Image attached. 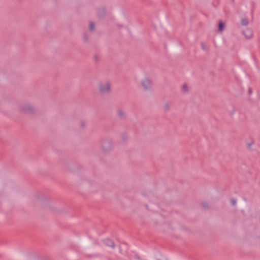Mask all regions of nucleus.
<instances>
[{
	"instance_id": "nucleus-1",
	"label": "nucleus",
	"mask_w": 260,
	"mask_h": 260,
	"mask_svg": "<svg viewBox=\"0 0 260 260\" xmlns=\"http://www.w3.org/2000/svg\"><path fill=\"white\" fill-rule=\"evenodd\" d=\"M99 87L100 92L102 94H109L111 91V84L108 81L100 83Z\"/></svg>"
},
{
	"instance_id": "nucleus-2",
	"label": "nucleus",
	"mask_w": 260,
	"mask_h": 260,
	"mask_svg": "<svg viewBox=\"0 0 260 260\" xmlns=\"http://www.w3.org/2000/svg\"><path fill=\"white\" fill-rule=\"evenodd\" d=\"M19 110L22 112L29 114H34L36 111L34 107L28 104L21 105L19 107Z\"/></svg>"
},
{
	"instance_id": "nucleus-3",
	"label": "nucleus",
	"mask_w": 260,
	"mask_h": 260,
	"mask_svg": "<svg viewBox=\"0 0 260 260\" xmlns=\"http://www.w3.org/2000/svg\"><path fill=\"white\" fill-rule=\"evenodd\" d=\"M19 110L22 112L29 114H34L36 111L34 107L28 104L21 105L19 107Z\"/></svg>"
},
{
	"instance_id": "nucleus-4",
	"label": "nucleus",
	"mask_w": 260,
	"mask_h": 260,
	"mask_svg": "<svg viewBox=\"0 0 260 260\" xmlns=\"http://www.w3.org/2000/svg\"><path fill=\"white\" fill-rule=\"evenodd\" d=\"M102 147L103 150L106 152L110 150L112 148L111 142L109 140H104L102 142Z\"/></svg>"
},
{
	"instance_id": "nucleus-5",
	"label": "nucleus",
	"mask_w": 260,
	"mask_h": 260,
	"mask_svg": "<svg viewBox=\"0 0 260 260\" xmlns=\"http://www.w3.org/2000/svg\"><path fill=\"white\" fill-rule=\"evenodd\" d=\"M151 81L148 78H145L141 82V85L144 90H148L150 89L151 86Z\"/></svg>"
},
{
	"instance_id": "nucleus-6",
	"label": "nucleus",
	"mask_w": 260,
	"mask_h": 260,
	"mask_svg": "<svg viewBox=\"0 0 260 260\" xmlns=\"http://www.w3.org/2000/svg\"><path fill=\"white\" fill-rule=\"evenodd\" d=\"M246 146L247 148L250 151L252 150V146L254 144V140L252 138H247L246 141Z\"/></svg>"
},
{
	"instance_id": "nucleus-7",
	"label": "nucleus",
	"mask_w": 260,
	"mask_h": 260,
	"mask_svg": "<svg viewBox=\"0 0 260 260\" xmlns=\"http://www.w3.org/2000/svg\"><path fill=\"white\" fill-rule=\"evenodd\" d=\"M103 242L107 246H109V247H110L112 248L115 247V244H114V242L110 239H106L103 240Z\"/></svg>"
},
{
	"instance_id": "nucleus-8",
	"label": "nucleus",
	"mask_w": 260,
	"mask_h": 260,
	"mask_svg": "<svg viewBox=\"0 0 260 260\" xmlns=\"http://www.w3.org/2000/svg\"><path fill=\"white\" fill-rule=\"evenodd\" d=\"M243 34L245 36L246 38L250 39L252 37V31L250 29H247L243 31Z\"/></svg>"
},
{
	"instance_id": "nucleus-9",
	"label": "nucleus",
	"mask_w": 260,
	"mask_h": 260,
	"mask_svg": "<svg viewBox=\"0 0 260 260\" xmlns=\"http://www.w3.org/2000/svg\"><path fill=\"white\" fill-rule=\"evenodd\" d=\"M118 116L121 119H125L126 118L125 113L121 109H118L117 110Z\"/></svg>"
},
{
	"instance_id": "nucleus-10",
	"label": "nucleus",
	"mask_w": 260,
	"mask_h": 260,
	"mask_svg": "<svg viewBox=\"0 0 260 260\" xmlns=\"http://www.w3.org/2000/svg\"><path fill=\"white\" fill-rule=\"evenodd\" d=\"M224 27V24L222 21H219L218 24V30L220 32L222 31Z\"/></svg>"
},
{
	"instance_id": "nucleus-11",
	"label": "nucleus",
	"mask_w": 260,
	"mask_h": 260,
	"mask_svg": "<svg viewBox=\"0 0 260 260\" xmlns=\"http://www.w3.org/2000/svg\"><path fill=\"white\" fill-rule=\"evenodd\" d=\"M164 109L165 111H167L170 109V104L169 102L165 103L164 106Z\"/></svg>"
},
{
	"instance_id": "nucleus-12",
	"label": "nucleus",
	"mask_w": 260,
	"mask_h": 260,
	"mask_svg": "<svg viewBox=\"0 0 260 260\" xmlns=\"http://www.w3.org/2000/svg\"><path fill=\"white\" fill-rule=\"evenodd\" d=\"M241 22L242 25L245 26H247L248 24V21L247 19H242Z\"/></svg>"
},
{
	"instance_id": "nucleus-13",
	"label": "nucleus",
	"mask_w": 260,
	"mask_h": 260,
	"mask_svg": "<svg viewBox=\"0 0 260 260\" xmlns=\"http://www.w3.org/2000/svg\"><path fill=\"white\" fill-rule=\"evenodd\" d=\"M182 88L184 92H187L188 91V87L185 84L183 85Z\"/></svg>"
},
{
	"instance_id": "nucleus-14",
	"label": "nucleus",
	"mask_w": 260,
	"mask_h": 260,
	"mask_svg": "<svg viewBox=\"0 0 260 260\" xmlns=\"http://www.w3.org/2000/svg\"><path fill=\"white\" fill-rule=\"evenodd\" d=\"M89 29L91 30V31H93L94 30V24L93 22H91L89 24Z\"/></svg>"
},
{
	"instance_id": "nucleus-15",
	"label": "nucleus",
	"mask_w": 260,
	"mask_h": 260,
	"mask_svg": "<svg viewBox=\"0 0 260 260\" xmlns=\"http://www.w3.org/2000/svg\"><path fill=\"white\" fill-rule=\"evenodd\" d=\"M203 207L205 209H208L209 208V204L207 202H204L202 203Z\"/></svg>"
},
{
	"instance_id": "nucleus-16",
	"label": "nucleus",
	"mask_w": 260,
	"mask_h": 260,
	"mask_svg": "<svg viewBox=\"0 0 260 260\" xmlns=\"http://www.w3.org/2000/svg\"><path fill=\"white\" fill-rule=\"evenodd\" d=\"M105 13V10L103 9L102 10V11H99L98 15L99 17H101L103 14Z\"/></svg>"
},
{
	"instance_id": "nucleus-17",
	"label": "nucleus",
	"mask_w": 260,
	"mask_h": 260,
	"mask_svg": "<svg viewBox=\"0 0 260 260\" xmlns=\"http://www.w3.org/2000/svg\"><path fill=\"white\" fill-rule=\"evenodd\" d=\"M230 202L233 205H235L236 204V200L235 199H231Z\"/></svg>"
},
{
	"instance_id": "nucleus-18",
	"label": "nucleus",
	"mask_w": 260,
	"mask_h": 260,
	"mask_svg": "<svg viewBox=\"0 0 260 260\" xmlns=\"http://www.w3.org/2000/svg\"><path fill=\"white\" fill-rule=\"evenodd\" d=\"M94 59L95 61H98L100 59V57L98 56V55L95 54L94 56Z\"/></svg>"
},
{
	"instance_id": "nucleus-19",
	"label": "nucleus",
	"mask_w": 260,
	"mask_h": 260,
	"mask_svg": "<svg viewBox=\"0 0 260 260\" xmlns=\"http://www.w3.org/2000/svg\"><path fill=\"white\" fill-rule=\"evenodd\" d=\"M202 48L203 50H206V45L205 43H202L201 44Z\"/></svg>"
},
{
	"instance_id": "nucleus-20",
	"label": "nucleus",
	"mask_w": 260,
	"mask_h": 260,
	"mask_svg": "<svg viewBox=\"0 0 260 260\" xmlns=\"http://www.w3.org/2000/svg\"><path fill=\"white\" fill-rule=\"evenodd\" d=\"M81 124V127L83 128V127H85V126L86 125V123L84 121H82L81 122V124Z\"/></svg>"
},
{
	"instance_id": "nucleus-21",
	"label": "nucleus",
	"mask_w": 260,
	"mask_h": 260,
	"mask_svg": "<svg viewBox=\"0 0 260 260\" xmlns=\"http://www.w3.org/2000/svg\"><path fill=\"white\" fill-rule=\"evenodd\" d=\"M84 40L86 42L88 41V38L87 35L86 34H85L84 35Z\"/></svg>"
},
{
	"instance_id": "nucleus-22",
	"label": "nucleus",
	"mask_w": 260,
	"mask_h": 260,
	"mask_svg": "<svg viewBox=\"0 0 260 260\" xmlns=\"http://www.w3.org/2000/svg\"><path fill=\"white\" fill-rule=\"evenodd\" d=\"M249 92L250 93L251 92V89L250 88H249Z\"/></svg>"
},
{
	"instance_id": "nucleus-23",
	"label": "nucleus",
	"mask_w": 260,
	"mask_h": 260,
	"mask_svg": "<svg viewBox=\"0 0 260 260\" xmlns=\"http://www.w3.org/2000/svg\"><path fill=\"white\" fill-rule=\"evenodd\" d=\"M157 260H159V259H157Z\"/></svg>"
}]
</instances>
